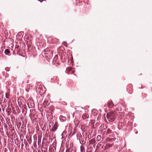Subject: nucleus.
I'll list each match as a JSON object with an SVG mask.
<instances>
[{
  "mask_svg": "<svg viewBox=\"0 0 152 152\" xmlns=\"http://www.w3.org/2000/svg\"><path fill=\"white\" fill-rule=\"evenodd\" d=\"M27 107L26 105H24L22 109V113L25 115L27 112Z\"/></svg>",
  "mask_w": 152,
  "mask_h": 152,
  "instance_id": "9",
  "label": "nucleus"
},
{
  "mask_svg": "<svg viewBox=\"0 0 152 152\" xmlns=\"http://www.w3.org/2000/svg\"><path fill=\"white\" fill-rule=\"evenodd\" d=\"M45 56L50 58L53 57V52L51 50H45Z\"/></svg>",
  "mask_w": 152,
  "mask_h": 152,
  "instance_id": "3",
  "label": "nucleus"
},
{
  "mask_svg": "<svg viewBox=\"0 0 152 152\" xmlns=\"http://www.w3.org/2000/svg\"><path fill=\"white\" fill-rule=\"evenodd\" d=\"M107 106L108 107L112 108L114 106L113 102H108Z\"/></svg>",
  "mask_w": 152,
  "mask_h": 152,
  "instance_id": "12",
  "label": "nucleus"
},
{
  "mask_svg": "<svg viewBox=\"0 0 152 152\" xmlns=\"http://www.w3.org/2000/svg\"><path fill=\"white\" fill-rule=\"evenodd\" d=\"M125 124L124 123H120L118 125V128L119 129H121L125 127Z\"/></svg>",
  "mask_w": 152,
  "mask_h": 152,
  "instance_id": "8",
  "label": "nucleus"
},
{
  "mask_svg": "<svg viewBox=\"0 0 152 152\" xmlns=\"http://www.w3.org/2000/svg\"><path fill=\"white\" fill-rule=\"evenodd\" d=\"M10 96L9 95H7V93H5V97L6 98L9 99V98Z\"/></svg>",
  "mask_w": 152,
  "mask_h": 152,
  "instance_id": "20",
  "label": "nucleus"
},
{
  "mask_svg": "<svg viewBox=\"0 0 152 152\" xmlns=\"http://www.w3.org/2000/svg\"><path fill=\"white\" fill-rule=\"evenodd\" d=\"M80 150L81 152H85L84 147L83 146H81L80 147Z\"/></svg>",
  "mask_w": 152,
  "mask_h": 152,
  "instance_id": "18",
  "label": "nucleus"
},
{
  "mask_svg": "<svg viewBox=\"0 0 152 152\" xmlns=\"http://www.w3.org/2000/svg\"><path fill=\"white\" fill-rule=\"evenodd\" d=\"M115 139H116L115 137L110 138L108 137L106 138L105 140V141L107 142H112L115 141Z\"/></svg>",
  "mask_w": 152,
  "mask_h": 152,
  "instance_id": "7",
  "label": "nucleus"
},
{
  "mask_svg": "<svg viewBox=\"0 0 152 152\" xmlns=\"http://www.w3.org/2000/svg\"><path fill=\"white\" fill-rule=\"evenodd\" d=\"M101 139V137L100 135H98L96 137V140L97 141H99Z\"/></svg>",
  "mask_w": 152,
  "mask_h": 152,
  "instance_id": "19",
  "label": "nucleus"
},
{
  "mask_svg": "<svg viewBox=\"0 0 152 152\" xmlns=\"http://www.w3.org/2000/svg\"><path fill=\"white\" fill-rule=\"evenodd\" d=\"M50 103V100L48 99H45L43 103V104L45 107L48 106Z\"/></svg>",
  "mask_w": 152,
  "mask_h": 152,
  "instance_id": "5",
  "label": "nucleus"
},
{
  "mask_svg": "<svg viewBox=\"0 0 152 152\" xmlns=\"http://www.w3.org/2000/svg\"><path fill=\"white\" fill-rule=\"evenodd\" d=\"M137 132H136V133L137 134Z\"/></svg>",
  "mask_w": 152,
  "mask_h": 152,
  "instance_id": "30",
  "label": "nucleus"
},
{
  "mask_svg": "<svg viewBox=\"0 0 152 152\" xmlns=\"http://www.w3.org/2000/svg\"><path fill=\"white\" fill-rule=\"evenodd\" d=\"M89 142H91V140H89Z\"/></svg>",
  "mask_w": 152,
  "mask_h": 152,
  "instance_id": "29",
  "label": "nucleus"
},
{
  "mask_svg": "<svg viewBox=\"0 0 152 152\" xmlns=\"http://www.w3.org/2000/svg\"><path fill=\"white\" fill-rule=\"evenodd\" d=\"M58 56L57 55H56L55 56V57H54V58H53V62H55L56 63V62H57V59H58Z\"/></svg>",
  "mask_w": 152,
  "mask_h": 152,
  "instance_id": "17",
  "label": "nucleus"
},
{
  "mask_svg": "<svg viewBox=\"0 0 152 152\" xmlns=\"http://www.w3.org/2000/svg\"><path fill=\"white\" fill-rule=\"evenodd\" d=\"M113 146L112 144H110L109 143H107L105 146V147L106 148L108 149L110 147H112Z\"/></svg>",
  "mask_w": 152,
  "mask_h": 152,
  "instance_id": "15",
  "label": "nucleus"
},
{
  "mask_svg": "<svg viewBox=\"0 0 152 152\" xmlns=\"http://www.w3.org/2000/svg\"><path fill=\"white\" fill-rule=\"evenodd\" d=\"M2 148V145L1 143L0 142V149H1Z\"/></svg>",
  "mask_w": 152,
  "mask_h": 152,
  "instance_id": "22",
  "label": "nucleus"
},
{
  "mask_svg": "<svg viewBox=\"0 0 152 152\" xmlns=\"http://www.w3.org/2000/svg\"><path fill=\"white\" fill-rule=\"evenodd\" d=\"M69 148H67L66 151V152H69Z\"/></svg>",
  "mask_w": 152,
  "mask_h": 152,
  "instance_id": "21",
  "label": "nucleus"
},
{
  "mask_svg": "<svg viewBox=\"0 0 152 152\" xmlns=\"http://www.w3.org/2000/svg\"><path fill=\"white\" fill-rule=\"evenodd\" d=\"M31 106L32 107L34 106V104H33H33H32V105H31Z\"/></svg>",
  "mask_w": 152,
  "mask_h": 152,
  "instance_id": "24",
  "label": "nucleus"
},
{
  "mask_svg": "<svg viewBox=\"0 0 152 152\" xmlns=\"http://www.w3.org/2000/svg\"><path fill=\"white\" fill-rule=\"evenodd\" d=\"M1 95V94H0V95Z\"/></svg>",
  "mask_w": 152,
  "mask_h": 152,
  "instance_id": "31",
  "label": "nucleus"
},
{
  "mask_svg": "<svg viewBox=\"0 0 152 152\" xmlns=\"http://www.w3.org/2000/svg\"><path fill=\"white\" fill-rule=\"evenodd\" d=\"M111 132V130L109 129H107L104 131V134H110Z\"/></svg>",
  "mask_w": 152,
  "mask_h": 152,
  "instance_id": "14",
  "label": "nucleus"
},
{
  "mask_svg": "<svg viewBox=\"0 0 152 152\" xmlns=\"http://www.w3.org/2000/svg\"><path fill=\"white\" fill-rule=\"evenodd\" d=\"M116 116V112L112 111L109 113L107 114L106 117L109 122H112L115 120Z\"/></svg>",
  "mask_w": 152,
  "mask_h": 152,
  "instance_id": "1",
  "label": "nucleus"
},
{
  "mask_svg": "<svg viewBox=\"0 0 152 152\" xmlns=\"http://www.w3.org/2000/svg\"><path fill=\"white\" fill-rule=\"evenodd\" d=\"M82 135L81 134H80V137L79 139L80 143L81 145H85L86 143V140L87 137H85V140H84V135L83 134Z\"/></svg>",
  "mask_w": 152,
  "mask_h": 152,
  "instance_id": "4",
  "label": "nucleus"
},
{
  "mask_svg": "<svg viewBox=\"0 0 152 152\" xmlns=\"http://www.w3.org/2000/svg\"><path fill=\"white\" fill-rule=\"evenodd\" d=\"M55 125H56V123H55V124H54V126H55Z\"/></svg>",
  "mask_w": 152,
  "mask_h": 152,
  "instance_id": "28",
  "label": "nucleus"
},
{
  "mask_svg": "<svg viewBox=\"0 0 152 152\" xmlns=\"http://www.w3.org/2000/svg\"><path fill=\"white\" fill-rule=\"evenodd\" d=\"M54 129H55V130H56V129L57 128H56V127H54Z\"/></svg>",
  "mask_w": 152,
  "mask_h": 152,
  "instance_id": "26",
  "label": "nucleus"
},
{
  "mask_svg": "<svg viewBox=\"0 0 152 152\" xmlns=\"http://www.w3.org/2000/svg\"><path fill=\"white\" fill-rule=\"evenodd\" d=\"M7 69H8V68H5V70L6 71H9V70H7Z\"/></svg>",
  "mask_w": 152,
  "mask_h": 152,
  "instance_id": "25",
  "label": "nucleus"
},
{
  "mask_svg": "<svg viewBox=\"0 0 152 152\" xmlns=\"http://www.w3.org/2000/svg\"><path fill=\"white\" fill-rule=\"evenodd\" d=\"M88 1V0H84V3H86Z\"/></svg>",
  "mask_w": 152,
  "mask_h": 152,
  "instance_id": "23",
  "label": "nucleus"
},
{
  "mask_svg": "<svg viewBox=\"0 0 152 152\" xmlns=\"http://www.w3.org/2000/svg\"><path fill=\"white\" fill-rule=\"evenodd\" d=\"M65 72L66 73L69 74L73 73L74 71L72 70V68L69 67L66 68Z\"/></svg>",
  "mask_w": 152,
  "mask_h": 152,
  "instance_id": "6",
  "label": "nucleus"
},
{
  "mask_svg": "<svg viewBox=\"0 0 152 152\" xmlns=\"http://www.w3.org/2000/svg\"><path fill=\"white\" fill-rule=\"evenodd\" d=\"M82 118L83 120H86L89 118V115L86 113H84L82 116Z\"/></svg>",
  "mask_w": 152,
  "mask_h": 152,
  "instance_id": "11",
  "label": "nucleus"
},
{
  "mask_svg": "<svg viewBox=\"0 0 152 152\" xmlns=\"http://www.w3.org/2000/svg\"><path fill=\"white\" fill-rule=\"evenodd\" d=\"M31 42H30L29 43L27 44L28 51L32 53H36L37 51L35 48L33 46L31 45Z\"/></svg>",
  "mask_w": 152,
  "mask_h": 152,
  "instance_id": "2",
  "label": "nucleus"
},
{
  "mask_svg": "<svg viewBox=\"0 0 152 152\" xmlns=\"http://www.w3.org/2000/svg\"><path fill=\"white\" fill-rule=\"evenodd\" d=\"M39 1H40L41 2H42V1H39Z\"/></svg>",
  "mask_w": 152,
  "mask_h": 152,
  "instance_id": "27",
  "label": "nucleus"
},
{
  "mask_svg": "<svg viewBox=\"0 0 152 152\" xmlns=\"http://www.w3.org/2000/svg\"><path fill=\"white\" fill-rule=\"evenodd\" d=\"M10 53V50L8 49H6L4 51V53L6 55H9Z\"/></svg>",
  "mask_w": 152,
  "mask_h": 152,
  "instance_id": "16",
  "label": "nucleus"
},
{
  "mask_svg": "<svg viewBox=\"0 0 152 152\" xmlns=\"http://www.w3.org/2000/svg\"><path fill=\"white\" fill-rule=\"evenodd\" d=\"M59 119L61 121H64L66 120L67 118L61 115L60 116Z\"/></svg>",
  "mask_w": 152,
  "mask_h": 152,
  "instance_id": "10",
  "label": "nucleus"
},
{
  "mask_svg": "<svg viewBox=\"0 0 152 152\" xmlns=\"http://www.w3.org/2000/svg\"><path fill=\"white\" fill-rule=\"evenodd\" d=\"M31 86L29 84L27 85L26 86V91L27 92H28L29 91V90L31 89Z\"/></svg>",
  "mask_w": 152,
  "mask_h": 152,
  "instance_id": "13",
  "label": "nucleus"
}]
</instances>
